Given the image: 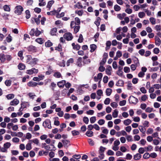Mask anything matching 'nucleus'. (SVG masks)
Masks as SVG:
<instances>
[{
	"label": "nucleus",
	"mask_w": 161,
	"mask_h": 161,
	"mask_svg": "<svg viewBox=\"0 0 161 161\" xmlns=\"http://www.w3.org/2000/svg\"><path fill=\"white\" fill-rule=\"evenodd\" d=\"M80 19L78 17H75V20L72 21L71 22L70 25L71 28L73 29L74 32L75 34L77 33L80 30Z\"/></svg>",
	"instance_id": "f257e3e1"
},
{
	"label": "nucleus",
	"mask_w": 161,
	"mask_h": 161,
	"mask_svg": "<svg viewBox=\"0 0 161 161\" xmlns=\"http://www.w3.org/2000/svg\"><path fill=\"white\" fill-rule=\"evenodd\" d=\"M26 62L28 64L32 66H34L37 64L38 59L36 58H32L31 55H28L26 56Z\"/></svg>",
	"instance_id": "f03ea898"
},
{
	"label": "nucleus",
	"mask_w": 161,
	"mask_h": 161,
	"mask_svg": "<svg viewBox=\"0 0 161 161\" xmlns=\"http://www.w3.org/2000/svg\"><path fill=\"white\" fill-rule=\"evenodd\" d=\"M42 125L45 128L51 129L52 128L51 125V122L50 120L48 119H46L43 122Z\"/></svg>",
	"instance_id": "7ed1b4c3"
},
{
	"label": "nucleus",
	"mask_w": 161,
	"mask_h": 161,
	"mask_svg": "<svg viewBox=\"0 0 161 161\" xmlns=\"http://www.w3.org/2000/svg\"><path fill=\"white\" fill-rule=\"evenodd\" d=\"M120 142L118 140H116L114 141V145L112 147V149L115 151H117L119 149V145L120 144Z\"/></svg>",
	"instance_id": "20e7f679"
},
{
	"label": "nucleus",
	"mask_w": 161,
	"mask_h": 161,
	"mask_svg": "<svg viewBox=\"0 0 161 161\" xmlns=\"http://www.w3.org/2000/svg\"><path fill=\"white\" fill-rule=\"evenodd\" d=\"M38 72V70L33 68L30 69H28L26 71V73L30 75H32L33 74H37Z\"/></svg>",
	"instance_id": "39448f33"
},
{
	"label": "nucleus",
	"mask_w": 161,
	"mask_h": 161,
	"mask_svg": "<svg viewBox=\"0 0 161 161\" xmlns=\"http://www.w3.org/2000/svg\"><path fill=\"white\" fill-rule=\"evenodd\" d=\"M129 102L131 103L136 104L138 102V99L132 96H130L129 99Z\"/></svg>",
	"instance_id": "423d86ee"
},
{
	"label": "nucleus",
	"mask_w": 161,
	"mask_h": 161,
	"mask_svg": "<svg viewBox=\"0 0 161 161\" xmlns=\"http://www.w3.org/2000/svg\"><path fill=\"white\" fill-rule=\"evenodd\" d=\"M64 37L67 41L71 40L73 38L72 34L70 32L65 33L64 35Z\"/></svg>",
	"instance_id": "0eeeda50"
},
{
	"label": "nucleus",
	"mask_w": 161,
	"mask_h": 161,
	"mask_svg": "<svg viewBox=\"0 0 161 161\" xmlns=\"http://www.w3.org/2000/svg\"><path fill=\"white\" fill-rule=\"evenodd\" d=\"M23 10V8L21 6H17L15 7V13L18 14H20L21 13Z\"/></svg>",
	"instance_id": "6e6552de"
},
{
	"label": "nucleus",
	"mask_w": 161,
	"mask_h": 161,
	"mask_svg": "<svg viewBox=\"0 0 161 161\" xmlns=\"http://www.w3.org/2000/svg\"><path fill=\"white\" fill-rule=\"evenodd\" d=\"M88 57L87 56H84L83 58V65L88 64L91 63V60L89 59H87Z\"/></svg>",
	"instance_id": "1a4fd4ad"
},
{
	"label": "nucleus",
	"mask_w": 161,
	"mask_h": 161,
	"mask_svg": "<svg viewBox=\"0 0 161 161\" xmlns=\"http://www.w3.org/2000/svg\"><path fill=\"white\" fill-rule=\"evenodd\" d=\"M27 48L29 52H36L37 51L36 48L32 45H30Z\"/></svg>",
	"instance_id": "9d476101"
},
{
	"label": "nucleus",
	"mask_w": 161,
	"mask_h": 161,
	"mask_svg": "<svg viewBox=\"0 0 161 161\" xmlns=\"http://www.w3.org/2000/svg\"><path fill=\"white\" fill-rule=\"evenodd\" d=\"M44 78V76L42 75H38V77H34L33 80L34 81H39L43 80Z\"/></svg>",
	"instance_id": "9b49d317"
},
{
	"label": "nucleus",
	"mask_w": 161,
	"mask_h": 161,
	"mask_svg": "<svg viewBox=\"0 0 161 161\" xmlns=\"http://www.w3.org/2000/svg\"><path fill=\"white\" fill-rule=\"evenodd\" d=\"M82 61H83V59H82L81 57H80L78 58L76 63V65L79 67H82L83 65L82 63Z\"/></svg>",
	"instance_id": "f8f14e48"
},
{
	"label": "nucleus",
	"mask_w": 161,
	"mask_h": 161,
	"mask_svg": "<svg viewBox=\"0 0 161 161\" xmlns=\"http://www.w3.org/2000/svg\"><path fill=\"white\" fill-rule=\"evenodd\" d=\"M112 68L110 65H108L107 68L105 69V72L108 75H111Z\"/></svg>",
	"instance_id": "ddd939ff"
},
{
	"label": "nucleus",
	"mask_w": 161,
	"mask_h": 161,
	"mask_svg": "<svg viewBox=\"0 0 161 161\" xmlns=\"http://www.w3.org/2000/svg\"><path fill=\"white\" fill-rule=\"evenodd\" d=\"M19 103V101L17 99L15 98L11 101L10 105L11 106H16Z\"/></svg>",
	"instance_id": "4468645a"
},
{
	"label": "nucleus",
	"mask_w": 161,
	"mask_h": 161,
	"mask_svg": "<svg viewBox=\"0 0 161 161\" xmlns=\"http://www.w3.org/2000/svg\"><path fill=\"white\" fill-rule=\"evenodd\" d=\"M66 81L65 80H62L59 81L57 83L58 86L59 87H63L65 84Z\"/></svg>",
	"instance_id": "2eb2a0df"
},
{
	"label": "nucleus",
	"mask_w": 161,
	"mask_h": 161,
	"mask_svg": "<svg viewBox=\"0 0 161 161\" xmlns=\"http://www.w3.org/2000/svg\"><path fill=\"white\" fill-rule=\"evenodd\" d=\"M155 44L156 45L159 46L160 45L161 43V41L160 38L158 36H155Z\"/></svg>",
	"instance_id": "dca6fc26"
},
{
	"label": "nucleus",
	"mask_w": 161,
	"mask_h": 161,
	"mask_svg": "<svg viewBox=\"0 0 161 161\" xmlns=\"http://www.w3.org/2000/svg\"><path fill=\"white\" fill-rule=\"evenodd\" d=\"M62 142L63 144V145L65 147H68L69 145V141L67 140H62Z\"/></svg>",
	"instance_id": "f3484780"
},
{
	"label": "nucleus",
	"mask_w": 161,
	"mask_h": 161,
	"mask_svg": "<svg viewBox=\"0 0 161 161\" xmlns=\"http://www.w3.org/2000/svg\"><path fill=\"white\" fill-rule=\"evenodd\" d=\"M21 105L23 108L29 107L30 106V104L28 102H24L21 103Z\"/></svg>",
	"instance_id": "a211bd4d"
},
{
	"label": "nucleus",
	"mask_w": 161,
	"mask_h": 161,
	"mask_svg": "<svg viewBox=\"0 0 161 161\" xmlns=\"http://www.w3.org/2000/svg\"><path fill=\"white\" fill-rule=\"evenodd\" d=\"M54 1L53 0H51L49 1L48 3L47 4V8H48V10H49L50 8L52 6V5L54 3Z\"/></svg>",
	"instance_id": "6ab92c4d"
},
{
	"label": "nucleus",
	"mask_w": 161,
	"mask_h": 161,
	"mask_svg": "<svg viewBox=\"0 0 161 161\" xmlns=\"http://www.w3.org/2000/svg\"><path fill=\"white\" fill-rule=\"evenodd\" d=\"M27 85L29 87H35L37 86V83L30 81L27 83Z\"/></svg>",
	"instance_id": "aec40b11"
},
{
	"label": "nucleus",
	"mask_w": 161,
	"mask_h": 161,
	"mask_svg": "<svg viewBox=\"0 0 161 161\" xmlns=\"http://www.w3.org/2000/svg\"><path fill=\"white\" fill-rule=\"evenodd\" d=\"M53 76L56 78H59L62 77L61 74L58 72H55L53 75Z\"/></svg>",
	"instance_id": "412c9836"
},
{
	"label": "nucleus",
	"mask_w": 161,
	"mask_h": 161,
	"mask_svg": "<svg viewBox=\"0 0 161 161\" xmlns=\"http://www.w3.org/2000/svg\"><path fill=\"white\" fill-rule=\"evenodd\" d=\"M142 125H140L138 127L140 131L143 134H145L146 131V129Z\"/></svg>",
	"instance_id": "4be33fe9"
},
{
	"label": "nucleus",
	"mask_w": 161,
	"mask_h": 161,
	"mask_svg": "<svg viewBox=\"0 0 161 161\" xmlns=\"http://www.w3.org/2000/svg\"><path fill=\"white\" fill-rule=\"evenodd\" d=\"M25 68V66L24 64L22 63H20L18 65V69L20 70L24 69Z\"/></svg>",
	"instance_id": "5701e85b"
},
{
	"label": "nucleus",
	"mask_w": 161,
	"mask_h": 161,
	"mask_svg": "<svg viewBox=\"0 0 161 161\" xmlns=\"http://www.w3.org/2000/svg\"><path fill=\"white\" fill-rule=\"evenodd\" d=\"M131 122V120L130 119H127L124 121L123 123L125 125H128L130 124Z\"/></svg>",
	"instance_id": "b1692460"
},
{
	"label": "nucleus",
	"mask_w": 161,
	"mask_h": 161,
	"mask_svg": "<svg viewBox=\"0 0 161 161\" xmlns=\"http://www.w3.org/2000/svg\"><path fill=\"white\" fill-rule=\"evenodd\" d=\"M86 135L88 137H92L93 135V132L91 130H88L86 132Z\"/></svg>",
	"instance_id": "393cba45"
},
{
	"label": "nucleus",
	"mask_w": 161,
	"mask_h": 161,
	"mask_svg": "<svg viewBox=\"0 0 161 161\" xmlns=\"http://www.w3.org/2000/svg\"><path fill=\"white\" fill-rule=\"evenodd\" d=\"M124 84V81L122 80H119L116 84V85L118 86H122Z\"/></svg>",
	"instance_id": "a878e982"
},
{
	"label": "nucleus",
	"mask_w": 161,
	"mask_h": 161,
	"mask_svg": "<svg viewBox=\"0 0 161 161\" xmlns=\"http://www.w3.org/2000/svg\"><path fill=\"white\" fill-rule=\"evenodd\" d=\"M141 156L140 154L137 153L134 156V158L135 160H138L140 159Z\"/></svg>",
	"instance_id": "bb28decb"
},
{
	"label": "nucleus",
	"mask_w": 161,
	"mask_h": 161,
	"mask_svg": "<svg viewBox=\"0 0 161 161\" xmlns=\"http://www.w3.org/2000/svg\"><path fill=\"white\" fill-rule=\"evenodd\" d=\"M27 95L30 98L32 99H33L36 96V95L33 92H29L27 94Z\"/></svg>",
	"instance_id": "cd10ccee"
},
{
	"label": "nucleus",
	"mask_w": 161,
	"mask_h": 161,
	"mask_svg": "<svg viewBox=\"0 0 161 161\" xmlns=\"http://www.w3.org/2000/svg\"><path fill=\"white\" fill-rule=\"evenodd\" d=\"M90 52L92 53L97 48V46L96 45L93 44L90 45Z\"/></svg>",
	"instance_id": "c85d7f7f"
},
{
	"label": "nucleus",
	"mask_w": 161,
	"mask_h": 161,
	"mask_svg": "<svg viewBox=\"0 0 161 161\" xmlns=\"http://www.w3.org/2000/svg\"><path fill=\"white\" fill-rule=\"evenodd\" d=\"M118 111L117 109L114 110L112 113V116L114 118H117L118 116Z\"/></svg>",
	"instance_id": "c756f323"
},
{
	"label": "nucleus",
	"mask_w": 161,
	"mask_h": 161,
	"mask_svg": "<svg viewBox=\"0 0 161 161\" xmlns=\"http://www.w3.org/2000/svg\"><path fill=\"white\" fill-rule=\"evenodd\" d=\"M0 60L2 62H4L6 60L5 55L4 54H0Z\"/></svg>",
	"instance_id": "7c9ffc66"
},
{
	"label": "nucleus",
	"mask_w": 161,
	"mask_h": 161,
	"mask_svg": "<svg viewBox=\"0 0 161 161\" xmlns=\"http://www.w3.org/2000/svg\"><path fill=\"white\" fill-rule=\"evenodd\" d=\"M149 123L147 120L144 121L142 123L143 126L144 127H148L149 125Z\"/></svg>",
	"instance_id": "2f4dec72"
},
{
	"label": "nucleus",
	"mask_w": 161,
	"mask_h": 161,
	"mask_svg": "<svg viewBox=\"0 0 161 161\" xmlns=\"http://www.w3.org/2000/svg\"><path fill=\"white\" fill-rule=\"evenodd\" d=\"M112 92V90L109 88H108L106 89V94L108 96H109L111 94Z\"/></svg>",
	"instance_id": "473e14b6"
},
{
	"label": "nucleus",
	"mask_w": 161,
	"mask_h": 161,
	"mask_svg": "<svg viewBox=\"0 0 161 161\" xmlns=\"http://www.w3.org/2000/svg\"><path fill=\"white\" fill-rule=\"evenodd\" d=\"M11 146V144L9 142H7L3 144V147L7 150Z\"/></svg>",
	"instance_id": "72a5a7b5"
},
{
	"label": "nucleus",
	"mask_w": 161,
	"mask_h": 161,
	"mask_svg": "<svg viewBox=\"0 0 161 161\" xmlns=\"http://www.w3.org/2000/svg\"><path fill=\"white\" fill-rule=\"evenodd\" d=\"M111 41H107L106 44V50H108L110 48V46L111 45Z\"/></svg>",
	"instance_id": "f704fd0d"
},
{
	"label": "nucleus",
	"mask_w": 161,
	"mask_h": 161,
	"mask_svg": "<svg viewBox=\"0 0 161 161\" xmlns=\"http://www.w3.org/2000/svg\"><path fill=\"white\" fill-rule=\"evenodd\" d=\"M54 119H55L54 121V124L56 126H58L60 125V122L58 120H56L58 119V118L55 117L54 118Z\"/></svg>",
	"instance_id": "c9c22d12"
},
{
	"label": "nucleus",
	"mask_w": 161,
	"mask_h": 161,
	"mask_svg": "<svg viewBox=\"0 0 161 161\" xmlns=\"http://www.w3.org/2000/svg\"><path fill=\"white\" fill-rule=\"evenodd\" d=\"M4 10L5 11L9 12L10 11V8L9 6L5 5L3 7Z\"/></svg>",
	"instance_id": "e433bc0d"
},
{
	"label": "nucleus",
	"mask_w": 161,
	"mask_h": 161,
	"mask_svg": "<svg viewBox=\"0 0 161 161\" xmlns=\"http://www.w3.org/2000/svg\"><path fill=\"white\" fill-rule=\"evenodd\" d=\"M75 6L78 9L82 8H83V6L82 5L81 3L78 2L75 5Z\"/></svg>",
	"instance_id": "4c0bfd02"
},
{
	"label": "nucleus",
	"mask_w": 161,
	"mask_h": 161,
	"mask_svg": "<svg viewBox=\"0 0 161 161\" xmlns=\"http://www.w3.org/2000/svg\"><path fill=\"white\" fill-rule=\"evenodd\" d=\"M39 2V5L40 6H43L46 5V3L44 2V0H38Z\"/></svg>",
	"instance_id": "58836bf2"
},
{
	"label": "nucleus",
	"mask_w": 161,
	"mask_h": 161,
	"mask_svg": "<svg viewBox=\"0 0 161 161\" xmlns=\"http://www.w3.org/2000/svg\"><path fill=\"white\" fill-rule=\"evenodd\" d=\"M29 142H33L35 144L38 145L39 143V141L37 138H35L33 140H31L29 141Z\"/></svg>",
	"instance_id": "ea45409f"
},
{
	"label": "nucleus",
	"mask_w": 161,
	"mask_h": 161,
	"mask_svg": "<svg viewBox=\"0 0 161 161\" xmlns=\"http://www.w3.org/2000/svg\"><path fill=\"white\" fill-rule=\"evenodd\" d=\"M57 31V29L56 28H53L51 30L50 32V34L53 36L55 35Z\"/></svg>",
	"instance_id": "a19ab883"
},
{
	"label": "nucleus",
	"mask_w": 161,
	"mask_h": 161,
	"mask_svg": "<svg viewBox=\"0 0 161 161\" xmlns=\"http://www.w3.org/2000/svg\"><path fill=\"white\" fill-rule=\"evenodd\" d=\"M114 9L116 11L118 12L121 10V7L117 4H116L114 6Z\"/></svg>",
	"instance_id": "79ce46f5"
},
{
	"label": "nucleus",
	"mask_w": 161,
	"mask_h": 161,
	"mask_svg": "<svg viewBox=\"0 0 161 161\" xmlns=\"http://www.w3.org/2000/svg\"><path fill=\"white\" fill-rule=\"evenodd\" d=\"M153 147L151 145H148L147 147H145V148L146 149V151H150L153 149Z\"/></svg>",
	"instance_id": "37998d69"
},
{
	"label": "nucleus",
	"mask_w": 161,
	"mask_h": 161,
	"mask_svg": "<svg viewBox=\"0 0 161 161\" xmlns=\"http://www.w3.org/2000/svg\"><path fill=\"white\" fill-rule=\"evenodd\" d=\"M150 21L151 22L152 25H155L156 23V20L153 17L150 18L149 19Z\"/></svg>",
	"instance_id": "c03bdc74"
},
{
	"label": "nucleus",
	"mask_w": 161,
	"mask_h": 161,
	"mask_svg": "<svg viewBox=\"0 0 161 161\" xmlns=\"http://www.w3.org/2000/svg\"><path fill=\"white\" fill-rule=\"evenodd\" d=\"M32 148L31 143H28L26 145V149L27 150H30Z\"/></svg>",
	"instance_id": "a18cd8bd"
},
{
	"label": "nucleus",
	"mask_w": 161,
	"mask_h": 161,
	"mask_svg": "<svg viewBox=\"0 0 161 161\" xmlns=\"http://www.w3.org/2000/svg\"><path fill=\"white\" fill-rule=\"evenodd\" d=\"M138 15L139 18H142L145 16V14L143 12H140L138 13Z\"/></svg>",
	"instance_id": "49530a36"
},
{
	"label": "nucleus",
	"mask_w": 161,
	"mask_h": 161,
	"mask_svg": "<svg viewBox=\"0 0 161 161\" xmlns=\"http://www.w3.org/2000/svg\"><path fill=\"white\" fill-rule=\"evenodd\" d=\"M74 62V59L73 58H70L67 62L66 65L67 66L70 65V64L73 63Z\"/></svg>",
	"instance_id": "de8ad7c7"
},
{
	"label": "nucleus",
	"mask_w": 161,
	"mask_h": 161,
	"mask_svg": "<svg viewBox=\"0 0 161 161\" xmlns=\"http://www.w3.org/2000/svg\"><path fill=\"white\" fill-rule=\"evenodd\" d=\"M35 41L40 44H42L43 42L42 39L41 38H37L36 39Z\"/></svg>",
	"instance_id": "09e8293b"
},
{
	"label": "nucleus",
	"mask_w": 161,
	"mask_h": 161,
	"mask_svg": "<svg viewBox=\"0 0 161 161\" xmlns=\"http://www.w3.org/2000/svg\"><path fill=\"white\" fill-rule=\"evenodd\" d=\"M14 95L13 94H10L6 96V97L9 100L14 98Z\"/></svg>",
	"instance_id": "8fccbe9b"
},
{
	"label": "nucleus",
	"mask_w": 161,
	"mask_h": 161,
	"mask_svg": "<svg viewBox=\"0 0 161 161\" xmlns=\"http://www.w3.org/2000/svg\"><path fill=\"white\" fill-rule=\"evenodd\" d=\"M106 114V113L105 111H103L102 112L98 113L97 114V116L98 117H101L104 116Z\"/></svg>",
	"instance_id": "3c124183"
},
{
	"label": "nucleus",
	"mask_w": 161,
	"mask_h": 161,
	"mask_svg": "<svg viewBox=\"0 0 161 161\" xmlns=\"http://www.w3.org/2000/svg\"><path fill=\"white\" fill-rule=\"evenodd\" d=\"M12 81L10 80H6L5 82V84L7 86H9L11 84Z\"/></svg>",
	"instance_id": "603ef678"
},
{
	"label": "nucleus",
	"mask_w": 161,
	"mask_h": 161,
	"mask_svg": "<svg viewBox=\"0 0 161 161\" xmlns=\"http://www.w3.org/2000/svg\"><path fill=\"white\" fill-rule=\"evenodd\" d=\"M14 125V124L12 122L8 123L7 125V129L8 130H10L11 128L12 129Z\"/></svg>",
	"instance_id": "864d4df0"
},
{
	"label": "nucleus",
	"mask_w": 161,
	"mask_h": 161,
	"mask_svg": "<svg viewBox=\"0 0 161 161\" xmlns=\"http://www.w3.org/2000/svg\"><path fill=\"white\" fill-rule=\"evenodd\" d=\"M153 129L152 128H149L147 129L146 133L147 135L151 134L153 133Z\"/></svg>",
	"instance_id": "5fc2aeb1"
},
{
	"label": "nucleus",
	"mask_w": 161,
	"mask_h": 161,
	"mask_svg": "<svg viewBox=\"0 0 161 161\" xmlns=\"http://www.w3.org/2000/svg\"><path fill=\"white\" fill-rule=\"evenodd\" d=\"M126 139L128 142H132L133 141V139L132 137L130 135H127L126 136Z\"/></svg>",
	"instance_id": "6e6d98bb"
},
{
	"label": "nucleus",
	"mask_w": 161,
	"mask_h": 161,
	"mask_svg": "<svg viewBox=\"0 0 161 161\" xmlns=\"http://www.w3.org/2000/svg\"><path fill=\"white\" fill-rule=\"evenodd\" d=\"M83 13V10H76L75 11V13L78 14L79 16H81L82 15Z\"/></svg>",
	"instance_id": "4d7b16f0"
},
{
	"label": "nucleus",
	"mask_w": 161,
	"mask_h": 161,
	"mask_svg": "<svg viewBox=\"0 0 161 161\" xmlns=\"http://www.w3.org/2000/svg\"><path fill=\"white\" fill-rule=\"evenodd\" d=\"M126 103V100H123L119 102V104L120 106H123L125 105Z\"/></svg>",
	"instance_id": "13d9d810"
},
{
	"label": "nucleus",
	"mask_w": 161,
	"mask_h": 161,
	"mask_svg": "<svg viewBox=\"0 0 161 161\" xmlns=\"http://www.w3.org/2000/svg\"><path fill=\"white\" fill-rule=\"evenodd\" d=\"M6 39L8 42H10L12 41V37L10 36V34H9L8 36L6 37Z\"/></svg>",
	"instance_id": "bf43d9fd"
},
{
	"label": "nucleus",
	"mask_w": 161,
	"mask_h": 161,
	"mask_svg": "<svg viewBox=\"0 0 161 161\" xmlns=\"http://www.w3.org/2000/svg\"><path fill=\"white\" fill-rule=\"evenodd\" d=\"M83 41V38L82 34H80L79 35V38L78 39V42L79 43H81Z\"/></svg>",
	"instance_id": "052dcab7"
},
{
	"label": "nucleus",
	"mask_w": 161,
	"mask_h": 161,
	"mask_svg": "<svg viewBox=\"0 0 161 161\" xmlns=\"http://www.w3.org/2000/svg\"><path fill=\"white\" fill-rule=\"evenodd\" d=\"M45 44L46 47H49L52 45V43L50 41H48L45 42Z\"/></svg>",
	"instance_id": "680f3d73"
},
{
	"label": "nucleus",
	"mask_w": 161,
	"mask_h": 161,
	"mask_svg": "<svg viewBox=\"0 0 161 161\" xmlns=\"http://www.w3.org/2000/svg\"><path fill=\"white\" fill-rule=\"evenodd\" d=\"M71 133L73 136L78 135L79 134V132L78 131L75 130H72Z\"/></svg>",
	"instance_id": "e2e57ef3"
},
{
	"label": "nucleus",
	"mask_w": 161,
	"mask_h": 161,
	"mask_svg": "<svg viewBox=\"0 0 161 161\" xmlns=\"http://www.w3.org/2000/svg\"><path fill=\"white\" fill-rule=\"evenodd\" d=\"M110 105L113 108H116L118 107V105L116 103L113 102L110 103Z\"/></svg>",
	"instance_id": "0e129e2a"
},
{
	"label": "nucleus",
	"mask_w": 161,
	"mask_h": 161,
	"mask_svg": "<svg viewBox=\"0 0 161 161\" xmlns=\"http://www.w3.org/2000/svg\"><path fill=\"white\" fill-rule=\"evenodd\" d=\"M145 148L140 147L138 150V152L140 154H143L145 151Z\"/></svg>",
	"instance_id": "69168bd1"
},
{
	"label": "nucleus",
	"mask_w": 161,
	"mask_h": 161,
	"mask_svg": "<svg viewBox=\"0 0 161 161\" xmlns=\"http://www.w3.org/2000/svg\"><path fill=\"white\" fill-rule=\"evenodd\" d=\"M155 29L157 32H160L161 31V27L160 25H156L155 27Z\"/></svg>",
	"instance_id": "338daca9"
},
{
	"label": "nucleus",
	"mask_w": 161,
	"mask_h": 161,
	"mask_svg": "<svg viewBox=\"0 0 161 161\" xmlns=\"http://www.w3.org/2000/svg\"><path fill=\"white\" fill-rule=\"evenodd\" d=\"M105 122V120L103 119H99L97 123L100 125H103Z\"/></svg>",
	"instance_id": "774afa93"
}]
</instances>
